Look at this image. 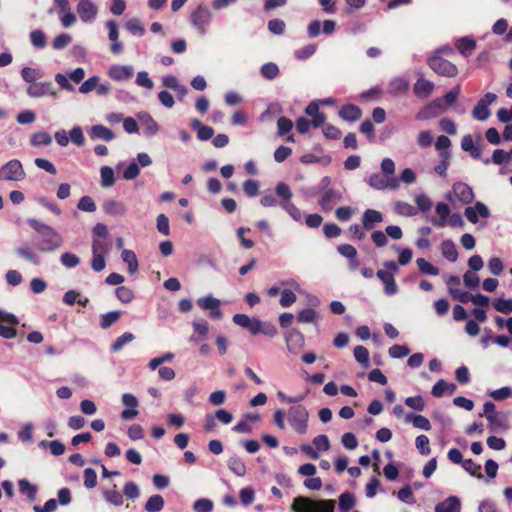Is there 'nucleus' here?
Instances as JSON below:
<instances>
[{
  "label": "nucleus",
  "mask_w": 512,
  "mask_h": 512,
  "mask_svg": "<svg viewBox=\"0 0 512 512\" xmlns=\"http://www.w3.org/2000/svg\"><path fill=\"white\" fill-rule=\"evenodd\" d=\"M493 307L500 313H512V299L499 298L493 302Z\"/></svg>",
  "instance_id": "0e129e2a"
},
{
  "label": "nucleus",
  "mask_w": 512,
  "mask_h": 512,
  "mask_svg": "<svg viewBox=\"0 0 512 512\" xmlns=\"http://www.w3.org/2000/svg\"><path fill=\"white\" fill-rule=\"evenodd\" d=\"M377 277L385 285V293L387 295H393L397 292V285L395 283L394 275L392 272L381 269L377 271Z\"/></svg>",
  "instance_id": "c85d7f7f"
},
{
  "label": "nucleus",
  "mask_w": 512,
  "mask_h": 512,
  "mask_svg": "<svg viewBox=\"0 0 512 512\" xmlns=\"http://www.w3.org/2000/svg\"><path fill=\"white\" fill-rule=\"evenodd\" d=\"M456 198L463 204H469L474 198L472 189L465 183H456L453 186Z\"/></svg>",
  "instance_id": "393cba45"
},
{
  "label": "nucleus",
  "mask_w": 512,
  "mask_h": 512,
  "mask_svg": "<svg viewBox=\"0 0 512 512\" xmlns=\"http://www.w3.org/2000/svg\"><path fill=\"white\" fill-rule=\"evenodd\" d=\"M465 216L469 222L476 224L480 218L487 219L490 216L488 207L477 202L474 206H469L465 209Z\"/></svg>",
  "instance_id": "a211bd4d"
},
{
  "label": "nucleus",
  "mask_w": 512,
  "mask_h": 512,
  "mask_svg": "<svg viewBox=\"0 0 512 512\" xmlns=\"http://www.w3.org/2000/svg\"><path fill=\"white\" fill-rule=\"evenodd\" d=\"M368 184L377 190H396L399 188V180L396 177H387L379 173L372 174L368 179Z\"/></svg>",
  "instance_id": "6e6552de"
},
{
  "label": "nucleus",
  "mask_w": 512,
  "mask_h": 512,
  "mask_svg": "<svg viewBox=\"0 0 512 512\" xmlns=\"http://www.w3.org/2000/svg\"><path fill=\"white\" fill-rule=\"evenodd\" d=\"M105 25L108 30V38L111 41L110 51L113 54H120L123 51V44L119 40V30L116 21L108 20Z\"/></svg>",
  "instance_id": "dca6fc26"
},
{
  "label": "nucleus",
  "mask_w": 512,
  "mask_h": 512,
  "mask_svg": "<svg viewBox=\"0 0 512 512\" xmlns=\"http://www.w3.org/2000/svg\"><path fill=\"white\" fill-rule=\"evenodd\" d=\"M340 117L347 121H356L361 117V110L359 107L348 104L340 109Z\"/></svg>",
  "instance_id": "72a5a7b5"
},
{
  "label": "nucleus",
  "mask_w": 512,
  "mask_h": 512,
  "mask_svg": "<svg viewBox=\"0 0 512 512\" xmlns=\"http://www.w3.org/2000/svg\"><path fill=\"white\" fill-rule=\"evenodd\" d=\"M481 137L478 136L477 140H474L472 135H465L461 140V148L470 154L473 158H479L482 154V148L480 145Z\"/></svg>",
  "instance_id": "412c9836"
},
{
  "label": "nucleus",
  "mask_w": 512,
  "mask_h": 512,
  "mask_svg": "<svg viewBox=\"0 0 512 512\" xmlns=\"http://www.w3.org/2000/svg\"><path fill=\"white\" fill-rule=\"evenodd\" d=\"M122 260L128 265L130 273H135L138 269V260L136 254L131 250H123Z\"/></svg>",
  "instance_id": "de8ad7c7"
},
{
  "label": "nucleus",
  "mask_w": 512,
  "mask_h": 512,
  "mask_svg": "<svg viewBox=\"0 0 512 512\" xmlns=\"http://www.w3.org/2000/svg\"><path fill=\"white\" fill-rule=\"evenodd\" d=\"M437 220L435 224L439 227H444L447 224V219L450 215V208L446 203H438L435 208Z\"/></svg>",
  "instance_id": "f704fd0d"
},
{
  "label": "nucleus",
  "mask_w": 512,
  "mask_h": 512,
  "mask_svg": "<svg viewBox=\"0 0 512 512\" xmlns=\"http://www.w3.org/2000/svg\"><path fill=\"white\" fill-rule=\"evenodd\" d=\"M416 263H417L419 270L423 274L434 275V276L439 274V269L436 266H434L432 263L425 260L424 258H418Z\"/></svg>",
  "instance_id": "13d9d810"
},
{
  "label": "nucleus",
  "mask_w": 512,
  "mask_h": 512,
  "mask_svg": "<svg viewBox=\"0 0 512 512\" xmlns=\"http://www.w3.org/2000/svg\"><path fill=\"white\" fill-rule=\"evenodd\" d=\"M384 220L383 214L375 209H367L364 211L361 223L364 230H373L378 224Z\"/></svg>",
  "instance_id": "aec40b11"
},
{
  "label": "nucleus",
  "mask_w": 512,
  "mask_h": 512,
  "mask_svg": "<svg viewBox=\"0 0 512 512\" xmlns=\"http://www.w3.org/2000/svg\"><path fill=\"white\" fill-rule=\"evenodd\" d=\"M455 47L465 57L470 56L476 49V42L471 37H462L456 40Z\"/></svg>",
  "instance_id": "c756f323"
},
{
  "label": "nucleus",
  "mask_w": 512,
  "mask_h": 512,
  "mask_svg": "<svg viewBox=\"0 0 512 512\" xmlns=\"http://www.w3.org/2000/svg\"><path fill=\"white\" fill-rule=\"evenodd\" d=\"M497 96L493 93H486L472 111V115L477 120H485L490 116L489 105L495 102Z\"/></svg>",
  "instance_id": "9b49d317"
},
{
  "label": "nucleus",
  "mask_w": 512,
  "mask_h": 512,
  "mask_svg": "<svg viewBox=\"0 0 512 512\" xmlns=\"http://www.w3.org/2000/svg\"><path fill=\"white\" fill-rule=\"evenodd\" d=\"M355 505V499L350 493H343L339 497V509L341 512H348Z\"/></svg>",
  "instance_id": "680f3d73"
},
{
  "label": "nucleus",
  "mask_w": 512,
  "mask_h": 512,
  "mask_svg": "<svg viewBox=\"0 0 512 512\" xmlns=\"http://www.w3.org/2000/svg\"><path fill=\"white\" fill-rule=\"evenodd\" d=\"M190 126L197 133V138L200 141H207L211 139L214 135V130L210 126L203 125L200 120L193 119L190 123Z\"/></svg>",
  "instance_id": "bb28decb"
},
{
  "label": "nucleus",
  "mask_w": 512,
  "mask_h": 512,
  "mask_svg": "<svg viewBox=\"0 0 512 512\" xmlns=\"http://www.w3.org/2000/svg\"><path fill=\"white\" fill-rule=\"evenodd\" d=\"M77 13L83 22H91L96 18L98 9L92 0H80L77 4Z\"/></svg>",
  "instance_id": "4468645a"
},
{
  "label": "nucleus",
  "mask_w": 512,
  "mask_h": 512,
  "mask_svg": "<svg viewBox=\"0 0 512 512\" xmlns=\"http://www.w3.org/2000/svg\"><path fill=\"white\" fill-rule=\"evenodd\" d=\"M312 445L319 452V454L327 452L331 447L329 438L326 435H318L314 437L312 440Z\"/></svg>",
  "instance_id": "4d7b16f0"
},
{
  "label": "nucleus",
  "mask_w": 512,
  "mask_h": 512,
  "mask_svg": "<svg viewBox=\"0 0 512 512\" xmlns=\"http://www.w3.org/2000/svg\"><path fill=\"white\" fill-rule=\"evenodd\" d=\"M108 76L114 81H127L134 75V69L129 65H112L109 67Z\"/></svg>",
  "instance_id": "f3484780"
},
{
  "label": "nucleus",
  "mask_w": 512,
  "mask_h": 512,
  "mask_svg": "<svg viewBox=\"0 0 512 512\" xmlns=\"http://www.w3.org/2000/svg\"><path fill=\"white\" fill-rule=\"evenodd\" d=\"M103 495L109 503L115 506H121L124 503L123 495L116 489V485L112 489L104 490Z\"/></svg>",
  "instance_id": "4c0bfd02"
},
{
  "label": "nucleus",
  "mask_w": 512,
  "mask_h": 512,
  "mask_svg": "<svg viewBox=\"0 0 512 512\" xmlns=\"http://www.w3.org/2000/svg\"><path fill=\"white\" fill-rule=\"evenodd\" d=\"M415 446L418 452L423 456H428L431 453L430 441L426 435H419L415 439Z\"/></svg>",
  "instance_id": "8fccbe9b"
},
{
  "label": "nucleus",
  "mask_w": 512,
  "mask_h": 512,
  "mask_svg": "<svg viewBox=\"0 0 512 512\" xmlns=\"http://www.w3.org/2000/svg\"><path fill=\"white\" fill-rule=\"evenodd\" d=\"M460 91H461L460 86L457 85L452 90L447 92L443 96V98H440L442 100V104L445 107V110L447 109V107L453 105L456 102V100L458 99V97L460 95Z\"/></svg>",
  "instance_id": "bf43d9fd"
},
{
  "label": "nucleus",
  "mask_w": 512,
  "mask_h": 512,
  "mask_svg": "<svg viewBox=\"0 0 512 512\" xmlns=\"http://www.w3.org/2000/svg\"><path fill=\"white\" fill-rule=\"evenodd\" d=\"M57 10L58 15L63 27L68 28L75 24L76 16L71 12L70 3L68 0H53Z\"/></svg>",
  "instance_id": "f8f14e48"
},
{
  "label": "nucleus",
  "mask_w": 512,
  "mask_h": 512,
  "mask_svg": "<svg viewBox=\"0 0 512 512\" xmlns=\"http://www.w3.org/2000/svg\"><path fill=\"white\" fill-rule=\"evenodd\" d=\"M29 38L31 44L38 49H42L46 46L47 37L44 31H42L41 29L32 30L30 32Z\"/></svg>",
  "instance_id": "ea45409f"
},
{
  "label": "nucleus",
  "mask_w": 512,
  "mask_h": 512,
  "mask_svg": "<svg viewBox=\"0 0 512 512\" xmlns=\"http://www.w3.org/2000/svg\"><path fill=\"white\" fill-rule=\"evenodd\" d=\"M122 403L126 407V409H124L121 413V418L123 420H132L138 416V400L134 395L130 393L123 394Z\"/></svg>",
  "instance_id": "2eb2a0df"
},
{
  "label": "nucleus",
  "mask_w": 512,
  "mask_h": 512,
  "mask_svg": "<svg viewBox=\"0 0 512 512\" xmlns=\"http://www.w3.org/2000/svg\"><path fill=\"white\" fill-rule=\"evenodd\" d=\"M405 404L415 411L422 412L425 409V401L420 395L406 398Z\"/></svg>",
  "instance_id": "69168bd1"
},
{
  "label": "nucleus",
  "mask_w": 512,
  "mask_h": 512,
  "mask_svg": "<svg viewBox=\"0 0 512 512\" xmlns=\"http://www.w3.org/2000/svg\"><path fill=\"white\" fill-rule=\"evenodd\" d=\"M369 351L366 347L358 345L354 348L355 360L364 368L369 367Z\"/></svg>",
  "instance_id": "37998d69"
},
{
  "label": "nucleus",
  "mask_w": 512,
  "mask_h": 512,
  "mask_svg": "<svg viewBox=\"0 0 512 512\" xmlns=\"http://www.w3.org/2000/svg\"><path fill=\"white\" fill-rule=\"evenodd\" d=\"M125 28L135 36H143L145 33L144 26L140 20L133 18L125 22Z\"/></svg>",
  "instance_id": "864d4df0"
},
{
  "label": "nucleus",
  "mask_w": 512,
  "mask_h": 512,
  "mask_svg": "<svg viewBox=\"0 0 512 512\" xmlns=\"http://www.w3.org/2000/svg\"><path fill=\"white\" fill-rule=\"evenodd\" d=\"M31 226L44 236L48 237L45 250H53L61 245L62 239L51 227L39 223L36 220L31 221Z\"/></svg>",
  "instance_id": "0eeeda50"
},
{
  "label": "nucleus",
  "mask_w": 512,
  "mask_h": 512,
  "mask_svg": "<svg viewBox=\"0 0 512 512\" xmlns=\"http://www.w3.org/2000/svg\"><path fill=\"white\" fill-rule=\"evenodd\" d=\"M26 176L19 160H10L0 168V181H22Z\"/></svg>",
  "instance_id": "423d86ee"
},
{
  "label": "nucleus",
  "mask_w": 512,
  "mask_h": 512,
  "mask_svg": "<svg viewBox=\"0 0 512 512\" xmlns=\"http://www.w3.org/2000/svg\"><path fill=\"white\" fill-rule=\"evenodd\" d=\"M193 509L195 512H211L213 510V502L207 498H201L194 502Z\"/></svg>",
  "instance_id": "774afa93"
},
{
  "label": "nucleus",
  "mask_w": 512,
  "mask_h": 512,
  "mask_svg": "<svg viewBox=\"0 0 512 512\" xmlns=\"http://www.w3.org/2000/svg\"><path fill=\"white\" fill-rule=\"evenodd\" d=\"M457 387L454 383L445 380H439L432 388L431 394L434 397L440 398L443 395H452L455 393Z\"/></svg>",
  "instance_id": "a878e982"
},
{
  "label": "nucleus",
  "mask_w": 512,
  "mask_h": 512,
  "mask_svg": "<svg viewBox=\"0 0 512 512\" xmlns=\"http://www.w3.org/2000/svg\"><path fill=\"white\" fill-rule=\"evenodd\" d=\"M162 84L170 89L177 91L178 93L185 95L187 89L185 86L181 85L177 79V77L173 75H167L162 78Z\"/></svg>",
  "instance_id": "a19ab883"
},
{
  "label": "nucleus",
  "mask_w": 512,
  "mask_h": 512,
  "mask_svg": "<svg viewBox=\"0 0 512 512\" xmlns=\"http://www.w3.org/2000/svg\"><path fill=\"white\" fill-rule=\"evenodd\" d=\"M287 347L289 351L297 353L304 346V336L298 331H291L287 337Z\"/></svg>",
  "instance_id": "2f4dec72"
},
{
  "label": "nucleus",
  "mask_w": 512,
  "mask_h": 512,
  "mask_svg": "<svg viewBox=\"0 0 512 512\" xmlns=\"http://www.w3.org/2000/svg\"><path fill=\"white\" fill-rule=\"evenodd\" d=\"M461 500L457 496H449L435 506V512H461Z\"/></svg>",
  "instance_id": "5701e85b"
},
{
  "label": "nucleus",
  "mask_w": 512,
  "mask_h": 512,
  "mask_svg": "<svg viewBox=\"0 0 512 512\" xmlns=\"http://www.w3.org/2000/svg\"><path fill=\"white\" fill-rule=\"evenodd\" d=\"M211 19V13L207 9L202 7H198L191 14V23L199 31L201 35L206 33L207 27L209 26Z\"/></svg>",
  "instance_id": "9d476101"
},
{
  "label": "nucleus",
  "mask_w": 512,
  "mask_h": 512,
  "mask_svg": "<svg viewBox=\"0 0 512 512\" xmlns=\"http://www.w3.org/2000/svg\"><path fill=\"white\" fill-rule=\"evenodd\" d=\"M441 253L444 258L450 262H455L458 258V252L453 241L445 240L440 246Z\"/></svg>",
  "instance_id": "473e14b6"
},
{
  "label": "nucleus",
  "mask_w": 512,
  "mask_h": 512,
  "mask_svg": "<svg viewBox=\"0 0 512 512\" xmlns=\"http://www.w3.org/2000/svg\"><path fill=\"white\" fill-rule=\"evenodd\" d=\"M453 54L451 47H444L437 51L428 60L429 67L438 75L444 77H455L458 74V68L451 61L445 57H449Z\"/></svg>",
  "instance_id": "f03ea898"
},
{
  "label": "nucleus",
  "mask_w": 512,
  "mask_h": 512,
  "mask_svg": "<svg viewBox=\"0 0 512 512\" xmlns=\"http://www.w3.org/2000/svg\"><path fill=\"white\" fill-rule=\"evenodd\" d=\"M405 421L411 423L413 427L424 431H429L432 428L430 420L421 414L409 413L405 416Z\"/></svg>",
  "instance_id": "cd10ccee"
},
{
  "label": "nucleus",
  "mask_w": 512,
  "mask_h": 512,
  "mask_svg": "<svg viewBox=\"0 0 512 512\" xmlns=\"http://www.w3.org/2000/svg\"><path fill=\"white\" fill-rule=\"evenodd\" d=\"M107 236H108L107 227L104 224L99 223L93 228L92 243H95L98 241L103 246L110 247Z\"/></svg>",
  "instance_id": "c9c22d12"
},
{
  "label": "nucleus",
  "mask_w": 512,
  "mask_h": 512,
  "mask_svg": "<svg viewBox=\"0 0 512 512\" xmlns=\"http://www.w3.org/2000/svg\"><path fill=\"white\" fill-rule=\"evenodd\" d=\"M22 78L28 83H34L43 76V72L34 67H24L21 71Z\"/></svg>",
  "instance_id": "c03bdc74"
},
{
  "label": "nucleus",
  "mask_w": 512,
  "mask_h": 512,
  "mask_svg": "<svg viewBox=\"0 0 512 512\" xmlns=\"http://www.w3.org/2000/svg\"><path fill=\"white\" fill-rule=\"evenodd\" d=\"M220 304V300L212 296L203 297L197 300V305L201 309L209 311V316L215 319H218L222 316Z\"/></svg>",
  "instance_id": "6ab92c4d"
},
{
  "label": "nucleus",
  "mask_w": 512,
  "mask_h": 512,
  "mask_svg": "<svg viewBox=\"0 0 512 512\" xmlns=\"http://www.w3.org/2000/svg\"><path fill=\"white\" fill-rule=\"evenodd\" d=\"M100 178L102 187H111L115 183L114 171L109 166H103L100 169Z\"/></svg>",
  "instance_id": "a18cd8bd"
},
{
  "label": "nucleus",
  "mask_w": 512,
  "mask_h": 512,
  "mask_svg": "<svg viewBox=\"0 0 512 512\" xmlns=\"http://www.w3.org/2000/svg\"><path fill=\"white\" fill-rule=\"evenodd\" d=\"M121 315H122V313L120 311H111V312L101 315L100 320H99L100 326L103 329L109 328L111 325H113L120 319Z\"/></svg>",
  "instance_id": "49530a36"
},
{
  "label": "nucleus",
  "mask_w": 512,
  "mask_h": 512,
  "mask_svg": "<svg viewBox=\"0 0 512 512\" xmlns=\"http://www.w3.org/2000/svg\"><path fill=\"white\" fill-rule=\"evenodd\" d=\"M164 507V499L161 495H152L148 498L145 504V510L147 512H159Z\"/></svg>",
  "instance_id": "58836bf2"
},
{
  "label": "nucleus",
  "mask_w": 512,
  "mask_h": 512,
  "mask_svg": "<svg viewBox=\"0 0 512 512\" xmlns=\"http://www.w3.org/2000/svg\"><path fill=\"white\" fill-rule=\"evenodd\" d=\"M261 74L268 80L275 79L279 74V68L274 63H266L261 67Z\"/></svg>",
  "instance_id": "338daca9"
},
{
  "label": "nucleus",
  "mask_w": 512,
  "mask_h": 512,
  "mask_svg": "<svg viewBox=\"0 0 512 512\" xmlns=\"http://www.w3.org/2000/svg\"><path fill=\"white\" fill-rule=\"evenodd\" d=\"M135 82L138 86L147 90H152L154 88V82L146 71L138 72Z\"/></svg>",
  "instance_id": "e2e57ef3"
},
{
  "label": "nucleus",
  "mask_w": 512,
  "mask_h": 512,
  "mask_svg": "<svg viewBox=\"0 0 512 512\" xmlns=\"http://www.w3.org/2000/svg\"><path fill=\"white\" fill-rule=\"evenodd\" d=\"M30 142L33 146H47L51 144L52 138L47 132H37L34 133L31 138Z\"/></svg>",
  "instance_id": "6e6d98bb"
},
{
  "label": "nucleus",
  "mask_w": 512,
  "mask_h": 512,
  "mask_svg": "<svg viewBox=\"0 0 512 512\" xmlns=\"http://www.w3.org/2000/svg\"><path fill=\"white\" fill-rule=\"evenodd\" d=\"M337 199H339V197L336 195V193L332 190H329L321 196L318 203L323 210L329 211L331 210L334 201Z\"/></svg>",
  "instance_id": "09e8293b"
},
{
  "label": "nucleus",
  "mask_w": 512,
  "mask_h": 512,
  "mask_svg": "<svg viewBox=\"0 0 512 512\" xmlns=\"http://www.w3.org/2000/svg\"><path fill=\"white\" fill-rule=\"evenodd\" d=\"M108 251L109 247L103 246L102 244H100V242L97 241L95 243H92L93 257L91 261V267L94 271L100 272L105 268V256L108 253Z\"/></svg>",
  "instance_id": "ddd939ff"
},
{
  "label": "nucleus",
  "mask_w": 512,
  "mask_h": 512,
  "mask_svg": "<svg viewBox=\"0 0 512 512\" xmlns=\"http://www.w3.org/2000/svg\"><path fill=\"white\" fill-rule=\"evenodd\" d=\"M233 322L243 328H246L253 335L264 334L273 337L277 334L276 327L269 322H261L256 318H251L246 314H235Z\"/></svg>",
  "instance_id": "7ed1b4c3"
},
{
  "label": "nucleus",
  "mask_w": 512,
  "mask_h": 512,
  "mask_svg": "<svg viewBox=\"0 0 512 512\" xmlns=\"http://www.w3.org/2000/svg\"><path fill=\"white\" fill-rule=\"evenodd\" d=\"M462 467L463 469L469 473L470 475L478 478V479H482L483 478V474H482V467L480 464L476 463L475 461H473L472 459H466L462 462Z\"/></svg>",
  "instance_id": "79ce46f5"
},
{
  "label": "nucleus",
  "mask_w": 512,
  "mask_h": 512,
  "mask_svg": "<svg viewBox=\"0 0 512 512\" xmlns=\"http://www.w3.org/2000/svg\"><path fill=\"white\" fill-rule=\"evenodd\" d=\"M72 42V37L68 33H60L54 37L51 45L54 50H61Z\"/></svg>",
  "instance_id": "603ef678"
},
{
  "label": "nucleus",
  "mask_w": 512,
  "mask_h": 512,
  "mask_svg": "<svg viewBox=\"0 0 512 512\" xmlns=\"http://www.w3.org/2000/svg\"><path fill=\"white\" fill-rule=\"evenodd\" d=\"M40 446L43 448H48L50 453L54 456H60L65 452V445L58 440H53L50 442L42 441Z\"/></svg>",
  "instance_id": "3c124183"
},
{
  "label": "nucleus",
  "mask_w": 512,
  "mask_h": 512,
  "mask_svg": "<svg viewBox=\"0 0 512 512\" xmlns=\"http://www.w3.org/2000/svg\"><path fill=\"white\" fill-rule=\"evenodd\" d=\"M483 416L488 421L489 429L493 432L506 431L509 428L507 416L497 411L495 404L492 402L484 404Z\"/></svg>",
  "instance_id": "20e7f679"
},
{
  "label": "nucleus",
  "mask_w": 512,
  "mask_h": 512,
  "mask_svg": "<svg viewBox=\"0 0 512 512\" xmlns=\"http://www.w3.org/2000/svg\"><path fill=\"white\" fill-rule=\"evenodd\" d=\"M445 111V107L442 104L441 99H435L428 104H426L423 108H421L416 114L417 120H429L437 117L441 113Z\"/></svg>",
  "instance_id": "1a4fd4ad"
},
{
  "label": "nucleus",
  "mask_w": 512,
  "mask_h": 512,
  "mask_svg": "<svg viewBox=\"0 0 512 512\" xmlns=\"http://www.w3.org/2000/svg\"><path fill=\"white\" fill-rule=\"evenodd\" d=\"M146 135H154L158 131L156 121L148 114L138 116Z\"/></svg>",
  "instance_id": "e433bc0d"
},
{
  "label": "nucleus",
  "mask_w": 512,
  "mask_h": 512,
  "mask_svg": "<svg viewBox=\"0 0 512 512\" xmlns=\"http://www.w3.org/2000/svg\"><path fill=\"white\" fill-rule=\"evenodd\" d=\"M79 91L83 94L96 91L97 94L104 95L108 93V87L100 83L99 77L93 76L82 83V85L79 87Z\"/></svg>",
  "instance_id": "4be33fe9"
},
{
  "label": "nucleus",
  "mask_w": 512,
  "mask_h": 512,
  "mask_svg": "<svg viewBox=\"0 0 512 512\" xmlns=\"http://www.w3.org/2000/svg\"><path fill=\"white\" fill-rule=\"evenodd\" d=\"M49 88V84L34 82L28 87L27 92L32 97H41L48 93Z\"/></svg>",
  "instance_id": "5fc2aeb1"
},
{
  "label": "nucleus",
  "mask_w": 512,
  "mask_h": 512,
  "mask_svg": "<svg viewBox=\"0 0 512 512\" xmlns=\"http://www.w3.org/2000/svg\"><path fill=\"white\" fill-rule=\"evenodd\" d=\"M288 422L295 432L305 434L308 430L309 413L302 405L292 406L288 410Z\"/></svg>",
  "instance_id": "39448f33"
},
{
  "label": "nucleus",
  "mask_w": 512,
  "mask_h": 512,
  "mask_svg": "<svg viewBox=\"0 0 512 512\" xmlns=\"http://www.w3.org/2000/svg\"><path fill=\"white\" fill-rule=\"evenodd\" d=\"M134 340V335L130 332H125L119 336L112 344L111 348L113 351H120L126 344Z\"/></svg>",
  "instance_id": "052dcab7"
},
{
  "label": "nucleus",
  "mask_w": 512,
  "mask_h": 512,
  "mask_svg": "<svg viewBox=\"0 0 512 512\" xmlns=\"http://www.w3.org/2000/svg\"><path fill=\"white\" fill-rule=\"evenodd\" d=\"M336 502L333 499H313L298 496L293 499L291 510L293 512H335Z\"/></svg>",
  "instance_id": "f257e3e1"
},
{
  "label": "nucleus",
  "mask_w": 512,
  "mask_h": 512,
  "mask_svg": "<svg viewBox=\"0 0 512 512\" xmlns=\"http://www.w3.org/2000/svg\"><path fill=\"white\" fill-rule=\"evenodd\" d=\"M434 90V83L420 77L414 84L413 91L414 94L422 99L428 98Z\"/></svg>",
  "instance_id": "b1692460"
},
{
  "label": "nucleus",
  "mask_w": 512,
  "mask_h": 512,
  "mask_svg": "<svg viewBox=\"0 0 512 512\" xmlns=\"http://www.w3.org/2000/svg\"><path fill=\"white\" fill-rule=\"evenodd\" d=\"M89 135L92 139H101L104 141H111L115 135L109 128L104 125H93L89 130Z\"/></svg>",
  "instance_id": "7c9ffc66"
}]
</instances>
